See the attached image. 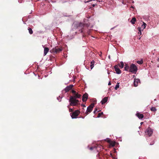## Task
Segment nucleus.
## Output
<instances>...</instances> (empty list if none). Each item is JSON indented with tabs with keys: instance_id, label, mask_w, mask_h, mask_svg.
<instances>
[{
	"instance_id": "32",
	"label": "nucleus",
	"mask_w": 159,
	"mask_h": 159,
	"mask_svg": "<svg viewBox=\"0 0 159 159\" xmlns=\"http://www.w3.org/2000/svg\"><path fill=\"white\" fill-rule=\"evenodd\" d=\"M89 149L90 150H93V148L92 147H91L90 148H89Z\"/></svg>"
},
{
	"instance_id": "37",
	"label": "nucleus",
	"mask_w": 159,
	"mask_h": 159,
	"mask_svg": "<svg viewBox=\"0 0 159 159\" xmlns=\"http://www.w3.org/2000/svg\"><path fill=\"white\" fill-rule=\"evenodd\" d=\"M141 37H140L139 38V40H140V39H141Z\"/></svg>"
},
{
	"instance_id": "33",
	"label": "nucleus",
	"mask_w": 159,
	"mask_h": 159,
	"mask_svg": "<svg viewBox=\"0 0 159 159\" xmlns=\"http://www.w3.org/2000/svg\"><path fill=\"white\" fill-rule=\"evenodd\" d=\"M111 84V83L110 82H109L108 84V85H110Z\"/></svg>"
},
{
	"instance_id": "38",
	"label": "nucleus",
	"mask_w": 159,
	"mask_h": 159,
	"mask_svg": "<svg viewBox=\"0 0 159 159\" xmlns=\"http://www.w3.org/2000/svg\"><path fill=\"white\" fill-rule=\"evenodd\" d=\"M157 61H159V58L157 60Z\"/></svg>"
},
{
	"instance_id": "28",
	"label": "nucleus",
	"mask_w": 159,
	"mask_h": 159,
	"mask_svg": "<svg viewBox=\"0 0 159 159\" xmlns=\"http://www.w3.org/2000/svg\"><path fill=\"white\" fill-rule=\"evenodd\" d=\"M70 107L69 105L68 106H67V107L69 109V112H72L73 111V109H72V108H70Z\"/></svg>"
},
{
	"instance_id": "6",
	"label": "nucleus",
	"mask_w": 159,
	"mask_h": 159,
	"mask_svg": "<svg viewBox=\"0 0 159 159\" xmlns=\"http://www.w3.org/2000/svg\"><path fill=\"white\" fill-rule=\"evenodd\" d=\"M80 112L79 110L75 111L72 113H71V116L72 119L76 118L80 113Z\"/></svg>"
},
{
	"instance_id": "18",
	"label": "nucleus",
	"mask_w": 159,
	"mask_h": 159,
	"mask_svg": "<svg viewBox=\"0 0 159 159\" xmlns=\"http://www.w3.org/2000/svg\"><path fill=\"white\" fill-rule=\"evenodd\" d=\"M94 63L95 62L93 60L91 62L90 66L91 70H92L93 68Z\"/></svg>"
},
{
	"instance_id": "26",
	"label": "nucleus",
	"mask_w": 159,
	"mask_h": 159,
	"mask_svg": "<svg viewBox=\"0 0 159 159\" xmlns=\"http://www.w3.org/2000/svg\"><path fill=\"white\" fill-rule=\"evenodd\" d=\"M141 28H140L139 27H138V30L139 31V32L138 33L139 34H140V35H141Z\"/></svg>"
},
{
	"instance_id": "5",
	"label": "nucleus",
	"mask_w": 159,
	"mask_h": 159,
	"mask_svg": "<svg viewBox=\"0 0 159 159\" xmlns=\"http://www.w3.org/2000/svg\"><path fill=\"white\" fill-rule=\"evenodd\" d=\"M94 103H92L87 107V110L85 112V114H86V115H88L89 113L91 112L93 110V108L94 107Z\"/></svg>"
},
{
	"instance_id": "7",
	"label": "nucleus",
	"mask_w": 159,
	"mask_h": 159,
	"mask_svg": "<svg viewBox=\"0 0 159 159\" xmlns=\"http://www.w3.org/2000/svg\"><path fill=\"white\" fill-rule=\"evenodd\" d=\"M107 140V142L109 144V147H114L115 145L118 144V143L116 142L112 141V140Z\"/></svg>"
},
{
	"instance_id": "14",
	"label": "nucleus",
	"mask_w": 159,
	"mask_h": 159,
	"mask_svg": "<svg viewBox=\"0 0 159 159\" xmlns=\"http://www.w3.org/2000/svg\"><path fill=\"white\" fill-rule=\"evenodd\" d=\"M140 82V80L139 79H134V85L135 87H137L138 84Z\"/></svg>"
},
{
	"instance_id": "27",
	"label": "nucleus",
	"mask_w": 159,
	"mask_h": 159,
	"mask_svg": "<svg viewBox=\"0 0 159 159\" xmlns=\"http://www.w3.org/2000/svg\"><path fill=\"white\" fill-rule=\"evenodd\" d=\"M103 113L102 112L99 113L98 114V117H100L102 115H103Z\"/></svg>"
},
{
	"instance_id": "9",
	"label": "nucleus",
	"mask_w": 159,
	"mask_h": 159,
	"mask_svg": "<svg viewBox=\"0 0 159 159\" xmlns=\"http://www.w3.org/2000/svg\"><path fill=\"white\" fill-rule=\"evenodd\" d=\"M153 133V130L151 128L149 127L148 129H147L145 131L146 134L149 136H150L152 135Z\"/></svg>"
},
{
	"instance_id": "35",
	"label": "nucleus",
	"mask_w": 159,
	"mask_h": 159,
	"mask_svg": "<svg viewBox=\"0 0 159 159\" xmlns=\"http://www.w3.org/2000/svg\"><path fill=\"white\" fill-rule=\"evenodd\" d=\"M81 106H83V107H85V105H84V104H82Z\"/></svg>"
},
{
	"instance_id": "30",
	"label": "nucleus",
	"mask_w": 159,
	"mask_h": 159,
	"mask_svg": "<svg viewBox=\"0 0 159 159\" xmlns=\"http://www.w3.org/2000/svg\"><path fill=\"white\" fill-rule=\"evenodd\" d=\"M84 26H86L87 27H88L89 26V24L88 23L84 24Z\"/></svg>"
},
{
	"instance_id": "12",
	"label": "nucleus",
	"mask_w": 159,
	"mask_h": 159,
	"mask_svg": "<svg viewBox=\"0 0 159 159\" xmlns=\"http://www.w3.org/2000/svg\"><path fill=\"white\" fill-rule=\"evenodd\" d=\"M88 98V94L85 93L84 94L83 96L82 100L83 102H86Z\"/></svg>"
},
{
	"instance_id": "40",
	"label": "nucleus",
	"mask_w": 159,
	"mask_h": 159,
	"mask_svg": "<svg viewBox=\"0 0 159 159\" xmlns=\"http://www.w3.org/2000/svg\"><path fill=\"white\" fill-rule=\"evenodd\" d=\"M157 67H159V66H158H158H157Z\"/></svg>"
},
{
	"instance_id": "1",
	"label": "nucleus",
	"mask_w": 159,
	"mask_h": 159,
	"mask_svg": "<svg viewBox=\"0 0 159 159\" xmlns=\"http://www.w3.org/2000/svg\"><path fill=\"white\" fill-rule=\"evenodd\" d=\"M62 50L63 48L61 47L57 46L51 50L50 52L56 54L60 53Z\"/></svg>"
},
{
	"instance_id": "39",
	"label": "nucleus",
	"mask_w": 159,
	"mask_h": 159,
	"mask_svg": "<svg viewBox=\"0 0 159 159\" xmlns=\"http://www.w3.org/2000/svg\"><path fill=\"white\" fill-rule=\"evenodd\" d=\"M106 139H110L109 138H107Z\"/></svg>"
},
{
	"instance_id": "22",
	"label": "nucleus",
	"mask_w": 159,
	"mask_h": 159,
	"mask_svg": "<svg viewBox=\"0 0 159 159\" xmlns=\"http://www.w3.org/2000/svg\"><path fill=\"white\" fill-rule=\"evenodd\" d=\"M137 63L141 65L143 63V61L142 59H141L140 61H137Z\"/></svg>"
},
{
	"instance_id": "24",
	"label": "nucleus",
	"mask_w": 159,
	"mask_h": 159,
	"mask_svg": "<svg viewBox=\"0 0 159 159\" xmlns=\"http://www.w3.org/2000/svg\"><path fill=\"white\" fill-rule=\"evenodd\" d=\"M146 24L144 22H143V24L142 25L141 28H142V30H143L146 27Z\"/></svg>"
},
{
	"instance_id": "25",
	"label": "nucleus",
	"mask_w": 159,
	"mask_h": 159,
	"mask_svg": "<svg viewBox=\"0 0 159 159\" xmlns=\"http://www.w3.org/2000/svg\"><path fill=\"white\" fill-rule=\"evenodd\" d=\"M119 87V83H117L115 87V89L117 90Z\"/></svg>"
},
{
	"instance_id": "34",
	"label": "nucleus",
	"mask_w": 159,
	"mask_h": 159,
	"mask_svg": "<svg viewBox=\"0 0 159 159\" xmlns=\"http://www.w3.org/2000/svg\"><path fill=\"white\" fill-rule=\"evenodd\" d=\"M95 6V4H93L92 5V6L93 7H94Z\"/></svg>"
},
{
	"instance_id": "2",
	"label": "nucleus",
	"mask_w": 159,
	"mask_h": 159,
	"mask_svg": "<svg viewBox=\"0 0 159 159\" xmlns=\"http://www.w3.org/2000/svg\"><path fill=\"white\" fill-rule=\"evenodd\" d=\"M71 93L73 94V96H70L69 100L73 99H77L80 98L81 96V95L79 94L74 90H72Z\"/></svg>"
},
{
	"instance_id": "15",
	"label": "nucleus",
	"mask_w": 159,
	"mask_h": 159,
	"mask_svg": "<svg viewBox=\"0 0 159 159\" xmlns=\"http://www.w3.org/2000/svg\"><path fill=\"white\" fill-rule=\"evenodd\" d=\"M49 51V49L48 47H45L44 50V55L45 56Z\"/></svg>"
},
{
	"instance_id": "17",
	"label": "nucleus",
	"mask_w": 159,
	"mask_h": 159,
	"mask_svg": "<svg viewBox=\"0 0 159 159\" xmlns=\"http://www.w3.org/2000/svg\"><path fill=\"white\" fill-rule=\"evenodd\" d=\"M117 65H118V66H119L120 68H122L124 67V64L123 62L121 61Z\"/></svg>"
},
{
	"instance_id": "36",
	"label": "nucleus",
	"mask_w": 159,
	"mask_h": 159,
	"mask_svg": "<svg viewBox=\"0 0 159 159\" xmlns=\"http://www.w3.org/2000/svg\"><path fill=\"white\" fill-rule=\"evenodd\" d=\"M143 122H141L140 124L141 125H142L143 124Z\"/></svg>"
},
{
	"instance_id": "29",
	"label": "nucleus",
	"mask_w": 159,
	"mask_h": 159,
	"mask_svg": "<svg viewBox=\"0 0 159 159\" xmlns=\"http://www.w3.org/2000/svg\"><path fill=\"white\" fill-rule=\"evenodd\" d=\"M91 29H90V30H89L87 32V33L88 34H89L90 33H91Z\"/></svg>"
},
{
	"instance_id": "23",
	"label": "nucleus",
	"mask_w": 159,
	"mask_h": 159,
	"mask_svg": "<svg viewBox=\"0 0 159 159\" xmlns=\"http://www.w3.org/2000/svg\"><path fill=\"white\" fill-rule=\"evenodd\" d=\"M151 110L152 111L155 112L157 111V109L154 107H152L151 108Z\"/></svg>"
},
{
	"instance_id": "13",
	"label": "nucleus",
	"mask_w": 159,
	"mask_h": 159,
	"mask_svg": "<svg viewBox=\"0 0 159 159\" xmlns=\"http://www.w3.org/2000/svg\"><path fill=\"white\" fill-rule=\"evenodd\" d=\"M136 115L138 117V118L141 119L143 118L144 117V116L143 114H140L139 112H137L136 114Z\"/></svg>"
},
{
	"instance_id": "20",
	"label": "nucleus",
	"mask_w": 159,
	"mask_h": 159,
	"mask_svg": "<svg viewBox=\"0 0 159 159\" xmlns=\"http://www.w3.org/2000/svg\"><path fill=\"white\" fill-rule=\"evenodd\" d=\"M130 68H129V66L128 65V64H126L125 65V67H124L125 70L126 71H128L129 70Z\"/></svg>"
},
{
	"instance_id": "21",
	"label": "nucleus",
	"mask_w": 159,
	"mask_h": 159,
	"mask_svg": "<svg viewBox=\"0 0 159 159\" xmlns=\"http://www.w3.org/2000/svg\"><path fill=\"white\" fill-rule=\"evenodd\" d=\"M28 30L29 31V33L30 34H33V32L32 30V29L31 28L28 27Z\"/></svg>"
},
{
	"instance_id": "3",
	"label": "nucleus",
	"mask_w": 159,
	"mask_h": 159,
	"mask_svg": "<svg viewBox=\"0 0 159 159\" xmlns=\"http://www.w3.org/2000/svg\"><path fill=\"white\" fill-rule=\"evenodd\" d=\"M138 70L137 67L134 64H132L130 66L129 71L132 73H135Z\"/></svg>"
},
{
	"instance_id": "8",
	"label": "nucleus",
	"mask_w": 159,
	"mask_h": 159,
	"mask_svg": "<svg viewBox=\"0 0 159 159\" xmlns=\"http://www.w3.org/2000/svg\"><path fill=\"white\" fill-rule=\"evenodd\" d=\"M77 28L80 27L82 28V30H80L81 33H83L84 34L85 33V32L84 31V24L82 23H80L77 25Z\"/></svg>"
},
{
	"instance_id": "16",
	"label": "nucleus",
	"mask_w": 159,
	"mask_h": 159,
	"mask_svg": "<svg viewBox=\"0 0 159 159\" xmlns=\"http://www.w3.org/2000/svg\"><path fill=\"white\" fill-rule=\"evenodd\" d=\"M107 98L105 97L101 101L102 104L105 103L107 101Z\"/></svg>"
},
{
	"instance_id": "31",
	"label": "nucleus",
	"mask_w": 159,
	"mask_h": 159,
	"mask_svg": "<svg viewBox=\"0 0 159 159\" xmlns=\"http://www.w3.org/2000/svg\"><path fill=\"white\" fill-rule=\"evenodd\" d=\"M97 110H97V108H95V110H94V112H94V114H95V112H96V111H97Z\"/></svg>"
},
{
	"instance_id": "19",
	"label": "nucleus",
	"mask_w": 159,
	"mask_h": 159,
	"mask_svg": "<svg viewBox=\"0 0 159 159\" xmlns=\"http://www.w3.org/2000/svg\"><path fill=\"white\" fill-rule=\"evenodd\" d=\"M136 21V19L135 17H133L132 18V20L130 21L131 23L133 24H135V22Z\"/></svg>"
},
{
	"instance_id": "4",
	"label": "nucleus",
	"mask_w": 159,
	"mask_h": 159,
	"mask_svg": "<svg viewBox=\"0 0 159 159\" xmlns=\"http://www.w3.org/2000/svg\"><path fill=\"white\" fill-rule=\"evenodd\" d=\"M69 102H70V105L72 106H78L79 104V101L76 99L69 100Z\"/></svg>"
},
{
	"instance_id": "11",
	"label": "nucleus",
	"mask_w": 159,
	"mask_h": 159,
	"mask_svg": "<svg viewBox=\"0 0 159 159\" xmlns=\"http://www.w3.org/2000/svg\"><path fill=\"white\" fill-rule=\"evenodd\" d=\"M116 73L117 74H120L121 73V71L118 68V65H116L114 67Z\"/></svg>"
},
{
	"instance_id": "10",
	"label": "nucleus",
	"mask_w": 159,
	"mask_h": 159,
	"mask_svg": "<svg viewBox=\"0 0 159 159\" xmlns=\"http://www.w3.org/2000/svg\"><path fill=\"white\" fill-rule=\"evenodd\" d=\"M73 86V85L70 84L69 85V86H67V87H66L64 89V90L65 91V92L66 93L69 91L71 89Z\"/></svg>"
}]
</instances>
